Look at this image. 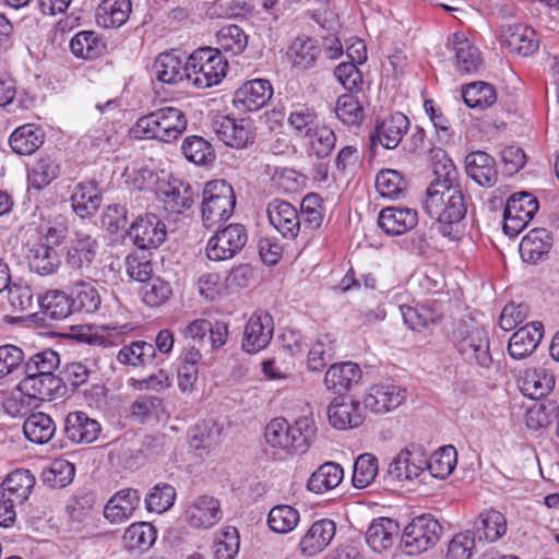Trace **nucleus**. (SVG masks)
Returning <instances> with one entry per match:
<instances>
[{"label": "nucleus", "mask_w": 559, "mask_h": 559, "mask_svg": "<svg viewBox=\"0 0 559 559\" xmlns=\"http://www.w3.org/2000/svg\"><path fill=\"white\" fill-rule=\"evenodd\" d=\"M425 212L435 219L432 229L453 238V225L466 215L467 202L460 186L430 185L424 200Z\"/></svg>", "instance_id": "nucleus-1"}, {"label": "nucleus", "mask_w": 559, "mask_h": 559, "mask_svg": "<svg viewBox=\"0 0 559 559\" xmlns=\"http://www.w3.org/2000/svg\"><path fill=\"white\" fill-rule=\"evenodd\" d=\"M314 435V424L308 417H301L293 425L284 417H277L266 425L264 431L266 443L286 454L307 452Z\"/></svg>", "instance_id": "nucleus-2"}, {"label": "nucleus", "mask_w": 559, "mask_h": 559, "mask_svg": "<svg viewBox=\"0 0 559 559\" xmlns=\"http://www.w3.org/2000/svg\"><path fill=\"white\" fill-rule=\"evenodd\" d=\"M187 124L186 114L180 108L165 106L139 118L134 133L136 136L170 143L186 131Z\"/></svg>", "instance_id": "nucleus-3"}, {"label": "nucleus", "mask_w": 559, "mask_h": 559, "mask_svg": "<svg viewBox=\"0 0 559 559\" xmlns=\"http://www.w3.org/2000/svg\"><path fill=\"white\" fill-rule=\"evenodd\" d=\"M453 343L462 358L471 365L489 369L493 362L487 331L475 320H463L453 331Z\"/></svg>", "instance_id": "nucleus-4"}, {"label": "nucleus", "mask_w": 559, "mask_h": 559, "mask_svg": "<svg viewBox=\"0 0 559 559\" xmlns=\"http://www.w3.org/2000/svg\"><path fill=\"white\" fill-rule=\"evenodd\" d=\"M228 63L218 49L211 47L194 50L186 60L188 82L198 88L217 85L225 78Z\"/></svg>", "instance_id": "nucleus-5"}, {"label": "nucleus", "mask_w": 559, "mask_h": 559, "mask_svg": "<svg viewBox=\"0 0 559 559\" xmlns=\"http://www.w3.org/2000/svg\"><path fill=\"white\" fill-rule=\"evenodd\" d=\"M202 197L201 218L206 228H214L233 215L236 195L233 187L225 180L207 182Z\"/></svg>", "instance_id": "nucleus-6"}, {"label": "nucleus", "mask_w": 559, "mask_h": 559, "mask_svg": "<svg viewBox=\"0 0 559 559\" xmlns=\"http://www.w3.org/2000/svg\"><path fill=\"white\" fill-rule=\"evenodd\" d=\"M442 531V525L431 514L415 516L401 535V546L407 555L421 554L439 542Z\"/></svg>", "instance_id": "nucleus-7"}, {"label": "nucleus", "mask_w": 559, "mask_h": 559, "mask_svg": "<svg viewBox=\"0 0 559 559\" xmlns=\"http://www.w3.org/2000/svg\"><path fill=\"white\" fill-rule=\"evenodd\" d=\"M538 201L528 192L511 195L503 213V231L510 237L518 236L538 211Z\"/></svg>", "instance_id": "nucleus-8"}, {"label": "nucleus", "mask_w": 559, "mask_h": 559, "mask_svg": "<svg viewBox=\"0 0 559 559\" xmlns=\"http://www.w3.org/2000/svg\"><path fill=\"white\" fill-rule=\"evenodd\" d=\"M248 236L245 226L230 224L219 229L209 240L206 255L213 261H224L234 258L247 242Z\"/></svg>", "instance_id": "nucleus-9"}, {"label": "nucleus", "mask_w": 559, "mask_h": 559, "mask_svg": "<svg viewBox=\"0 0 559 559\" xmlns=\"http://www.w3.org/2000/svg\"><path fill=\"white\" fill-rule=\"evenodd\" d=\"M425 453L421 448L409 444L399 452L390 463L386 477L390 481L403 483L418 477L424 472Z\"/></svg>", "instance_id": "nucleus-10"}, {"label": "nucleus", "mask_w": 559, "mask_h": 559, "mask_svg": "<svg viewBox=\"0 0 559 559\" xmlns=\"http://www.w3.org/2000/svg\"><path fill=\"white\" fill-rule=\"evenodd\" d=\"M166 225L155 214L139 217L130 227L129 236L141 250L158 248L166 239Z\"/></svg>", "instance_id": "nucleus-11"}, {"label": "nucleus", "mask_w": 559, "mask_h": 559, "mask_svg": "<svg viewBox=\"0 0 559 559\" xmlns=\"http://www.w3.org/2000/svg\"><path fill=\"white\" fill-rule=\"evenodd\" d=\"M274 332L273 318L265 311L254 312L248 320L242 338V348L250 354L264 349Z\"/></svg>", "instance_id": "nucleus-12"}, {"label": "nucleus", "mask_w": 559, "mask_h": 559, "mask_svg": "<svg viewBox=\"0 0 559 559\" xmlns=\"http://www.w3.org/2000/svg\"><path fill=\"white\" fill-rule=\"evenodd\" d=\"M221 503L212 496L202 495L193 499L185 510V521L198 530L213 527L222 519Z\"/></svg>", "instance_id": "nucleus-13"}, {"label": "nucleus", "mask_w": 559, "mask_h": 559, "mask_svg": "<svg viewBox=\"0 0 559 559\" xmlns=\"http://www.w3.org/2000/svg\"><path fill=\"white\" fill-rule=\"evenodd\" d=\"M213 130L225 145L234 148H243L254 139L252 124L247 119L218 117L213 122Z\"/></svg>", "instance_id": "nucleus-14"}, {"label": "nucleus", "mask_w": 559, "mask_h": 559, "mask_svg": "<svg viewBox=\"0 0 559 559\" xmlns=\"http://www.w3.org/2000/svg\"><path fill=\"white\" fill-rule=\"evenodd\" d=\"M273 95L270 81L254 79L243 83L234 95L233 103L242 111H257L263 108Z\"/></svg>", "instance_id": "nucleus-15"}, {"label": "nucleus", "mask_w": 559, "mask_h": 559, "mask_svg": "<svg viewBox=\"0 0 559 559\" xmlns=\"http://www.w3.org/2000/svg\"><path fill=\"white\" fill-rule=\"evenodd\" d=\"M266 214L270 224L285 238L295 239L301 228L298 211L290 203L275 199L269 203Z\"/></svg>", "instance_id": "nucleus-16"}, {"label": "nucleus", "mask_w": 559, "mask_h": 559, "mask_svg": "<svg viewBox=\"0 0 559 559\" xmlns=\"http://www.w3.org/2000/svg\"><path fill=\"white\" fill-rule=\"evenodd\" d=\"M408 129L409 120L404 114L395 112L377 124L370 138V148L373 151L378 144L388 150L395 148Z\"/></svg>", "instance_id": "nucleus-17"}, {"label": "nucleus", "mask_w": 559, "mask_h": 559, "mask_svg": "<svg viewBox=\"0 0 559 559\" xmlns=\"http://www.w3.org/2000/svg\"><path fill=\"white\" fill-rule=\"evenodd\" d=\"M406 399V391L393 383L374 384L364 399L365 408L376 414L388 413L399 407Z\"/></svg>", "instance_id": "nucleus-18"}, {"label": "nucleus", "mask_w": 559, "mask_h": 559, "mask_svg": "<svg viewBox=\"0 0 559 559\" xmlns=\"http://www.w3.org/2000/svg\"><path fill=\"white\" fill-rule=\"evenodd\" d=\"M330 424L338 430L353 429L364 423V413L360 403L344 397H335L328 407Z\"/></svg>", "instance_id": "nucleus-19"}, {"label": "nucleus", "mask_w": 559, "mask_h": 559, "mask_svg": "<svg viewBox=\"0 0 559 559\" xmlns=\"http://www.w3.org/2000/svg\"><path fill=\"white\" fill-rule=\"evenodd\" d=\"M500 38L511 51L524 57L533 55L539 45L535 31L523 24L502 25Z\"/></svg>", "instance_id": "nucleus-20"}, {"label": "nucleus", "mask_w": 559, "mask_h": 559, "mask_svg": "<svg viewBox=\"0 0 559 559\" xmlns=\"http://www.w3.org/2000/svg\"><path fill=\"white\" fill-rule=\"evenodd\" d=\"M544 335L540 322H531L515 331L509 340L508 353L513 359H524L537 348Z\"/></svg>", "instance_id": "nucleus-21"}, {"label": "nucleus", "mask_w": 559, "mask_h": 559, "mask_svg": "<svg viewBox=\"0 0 559 559\" xmlns=\"http://www.w3.org/2000/svg\"><path fill=\"white\" fill-rule=\"evenodd\" d=\"M97 248L95 238L84 231H76L75 239L68 247L66 262L73 270L87 271L95 260Z\"/></svg>", "instance_id": "nucleus-22"}, {"label": "nucleus", "mask_w": 559, "mask_h": 559, "mask_svg": "<svg viewBox=\"0 0 559 559\" xmlns=\"http://www.w3.org/2000/svg\"><path fill=\"white\" fill-rule=\"evenodd\" d=\"M418 224L417 212L409 207L389 206L378 217L379 227L388 235L399 236Z\"/></svg>", "instance_id": "nucleus-23"}, {"label": "nucleus", "mask_w": 559, "mask_h": 559, "mask_svg": "<svg viewBox=\"0 0 559 559\" xmlns=\"http://www.w3.org/2000/svg\"><path fill=\"white\" fill-rule=\"evenodd\" d=\"M399 536L400 525L390 518L373 519L365 534L367 544L376 552L390 549Z\"/></svg>", "instance_id": "nucleus-24"}, {"label": "nucleus", "mask_w": 559, "mask_h": 559, "mask_svg": "<svg viewBox=\"0 0 559 559\" xmlns=\"http://www.w3.org/2000/svg\"><path fill=\"white\" fill-rule=\"evenodd\" d=\"M466 174L481 187H492L498 179L495 158L484 151L471 152L465 157Z\"/></svg>", "instance_id": "nucleus-25"}, {"label": "nucleus", "mask_w": 559, "mask_h": 559, "mask_svg": "<svg viewBox=\"0 0 559 559\" xmlns=\"http://www.w3.org/2000/svg\"><path fill=\"white\" fill-rule=\"evenodd\" d=\"M452 49L455 69L461 74L476 73L481 68L483 58L479 49L463 34H453Z\"/></svg>", "instance_id": "nucleus-26"}, {"label": "nucleus", "mask_w": 559, "mask_h": 559, "mask_svg": "<svg viewBox=\"0 0 559 559\" xmlns=\"http://www.w3.org/2000/svg\"><path fill=\"white\" fill-rule=\"evenodd\" d=\"M362 372L359 366L352 361L333 364L324 376V385L335 394H343L357 384Z\"/></svg>", "instance_id": "nucleus-27"}, {"label": "nucleus", "mask_w": 559, "mask_h": 559, "mask_svg": "<svg viewBox=\"0 0 559 559\" xmlns=\"http://www.w3.org/2000/svg\"><path fill=\"white\" fill-rule=\"evenodd\" d=\"M100 432V424L83 412L69 413L64 420V433L73 443H92Z\"/></svg>", "instance_id": "nucleus-28"}, {"label": "nucleus", "mask_w": 559, "mask_h": 559, "mask_svg": "<svg viewBox=\"0 0 559 559\" xmlns=\"http://www.w3.org/2000/svg\"><path fill=\"white\" fill-rule=\"evenodd\" d=\"M336 526L332 520L316 521L302 536L299 547L304 555L314 556L324 550L335 535Z\"/></svg>", "instance_id": "nucleus-29"}, {"label": "nucleus", "mask_w": 559, "mask_h": 559, "mask_svg": "<svg viewBox=\"0 0 559 559\" xmlns=\"http://www.w3.org/2000/svg\"><path fill=\"white\" fill-rule=\"evenodd\" d=\"M136 489L126 488L116 492L104 508V515L111 523H120L130 519L140 504Z\"/></svg>", "instance_id": "nucleus-30"}, {"label": "nucleus", "mask_w": 559, "mask_h": 559, "mask_svg": "<svg viewBox=\"0 0 559 559\" xmlns=\"http://www.w3.org/2000/svg\"><path fill=\"white\" fill-rule=\"evenodd\" d=\"M19 389L34 401H49L61 389V379L55 374L25 373Z\"/></svg>", "instance_id": "nucleus-31"}, {"label": "nucleus", "mask_w": 559, "mask_h": 559, "mask_svg": "<svg viewBox=\"0 0 559 559\" xmlns=\"http://www.w3.org/2000/svg\"><path fill=\"white\" fill-rule=\"evenodd\" d=\"M45 142V132L35 123L17 127L9 138L12 151L21 156L34 154Z\"/></svg>", "instance_id": "nucleus-32"}, {"label": "nucleus", "mask_w": 559, "mask_h": 559, "mask_svg": "<svg viewBox=\"0 0 559 559\" xmlns=\"http://www.w3.org/2000/svg\"><path fill=\"white\" fill-rule=\"evenodd\" d=\"M26 258L31 270L43 276L56 273L61 264L57 250L41 241L28 246Z\"/></svg>", "instance_id": "nucleus-33"}, {"label": "nucleus", "mask_w": 559, "mask_h": 559, "mask_svg": "<svg viewBox=\"0 0 559 559\" xmlns=\"http://www.w3.org/2000/svg\"><path fill=\"white\" fill-rule=\"evenodd\" d=\"M40 320L51 323L68 318L73 311L71 299L61 290H48L39 298Z\"/></svg>", "instance_id": "nucleus-34"}, {"label": "nucleus", "mask_w": 559, "mask_h": 559, "mask_svg": "<svg viewBox=\"0 0 559 559\" xmlns=\"http://www.w3.org/2000/svg\"><path fill=\"white\" fill-rule=\"evenodd\" d=\"M131 11V0H103L96 9V23L103 28H118L128 21Z\"/></svg>", "instance_id": "nucleus-35"}, {"label": "nucleus", "mask_w": 559, "mask_h": 559, "mask_svg": "<svg viewBox=\"0 0 559 559\" xmlns=\"http://www.w3.org/2000/svg\"><path fill=\"white\" fill-rule=\"evenodd\" d=\"M522 393L532 400L545 397L555 386V377L546 368L526 369L519 380Z\"/></svg>", "instance_id": "nucleus-36"}, {"label": "nucleus", "mask_w": 559, "mask_h": 559, "mask_svg": "<svg viewBox=\"0 0 559 559\" xmlns=\"http://www.w3.org/2000/svg\"><path fill=\"white\" fill-rule=\"evenodd\" d=\"M162 201L167 212L181 214L192 206L193 190L188 183L174 179L162 190Z\"/></svg>", "instance_id": "nucleus-37"}, {"label": "nucleus", "mask_w": 559, "mask_h": 559, "mask_svg": "<svg viewBox=\"0 0 559 559\" xmlns=\"http://www.w3.org/2000/svg\"><path fill=\"white\" fill-rule=\"evenodd\" d=\"M155 78L167 84H177L185 80L188 81V71H186V61L174 52L159 53L153 64Z\"/></svg>", "instance_id": "nucleus-38"}, {"label": "nucleus", "mask_w": 559, "mask_h": 559, "mask_svg": "<svg viewBox=\"0 0 559 559\" xmlns=\"http://www.w3.org/2000/svg\"><path fill=\"white\" fill-rule=\"evenodd\" d=\"M36 479L28 469H15L10 473L0 485V491L23 504L29 497Z\"/></svg>", "instance_id": "nucleus-39"}, {"label": "nucleus", "mask_w": 559, "mask_h": 559, "mask_svg": "<svg viewBox=\"0 0 559 559\" xmlns=\"http://www.w3.org/2000/svg\"><path fill=\"white\" fill-rule=\"evenodd\" d=\"M507 532L504 515L496 510H488L479 514L474 522L473 535L479 540L493 543L501 538Z\"/></svg>", "instance_id": "nucleus-40"}, {"label": "nucleus", "mask_w": 559, "mask_h": 559, "mask_svg": "<svg viewBox=\"0 0 559 559\" xmlns=\"http://www.w3.org/2000/svg\"><path fill=\"white\" fill-rule=\"evenodd\" d=\"M551 247V237L544 228H535L528 231L520 242V254L523 261L536 263Z\"/></svg>", "instance_id": "nucleus-41"}, {"label": "nucleus", "mask_w": 559, "mask_h": 559, "mask_svg": "<svg viewBox=\"0 0 559 559\" xmlns=\"http://www.w3.org/2000/svg\"><path fill=\"white\" fill-rule=\"evenodd\" d=\"M428 158L436 176V179L430 185L460 186L457 183V169L444 150L431 146L428 151Z\"/></svg>", "instance_id": "nucleus-42"}, {"label": "nucleus", "mask_w": 559, "mask_h": 559, "mask_svg": "<svg viewBox=\"0 0 559 559\" xmlns=\"http://www.w3.org/2000/svg\"><path fill=\"white\" fill-rule=\"evenodd\" d=\"M320 51L317 40L299 36L290 44L287 57L294 68L305 70L314 66Z\"/></svg>", "instance_id": "nucleus-43"}, {"label": "nucleus", "mask_w": 559, "mask_h": 559, "mask_svg": "<svg viewBox=\"0 0 559 559\" xmlns=\"http://www.w3.org/2000/svg\"><path fill=\"white\" fill-rule=\"evenodd\" d=\"M73 211L82 218L92 216L100 205V195L93 181L80 182L71 195Z\"/></svg>", "instance_id": "nucleus-44"}, {"label": "nucleus", "mask_w": 559, "mask_h": 559, "mask_svg": "<svg viewBox=\"0 0 559 559\" xmlns=\"http://www.w3.org/2000/svg\"><path fill=\"white\" fill-rule=\"evenodd\" d=\"M23 432L31 442L45 444L55 436L56 424L49 415L41 412L34 413L25 419Z\"/></svg>", "instance_id": "nucleus-45"}, {"label": "nucleus", "mask_w": 559, "mask_h": 559, "mask_svg": "<svg viewBox=\"0 0 559 559\" xmlns=\"http://www.w3.org/2000/svg\"><path fill=\"white\" fill-rule=\"evenodd\" d=\"M60 165L48 154L39 155L28 169V183L36 190L50 185L58 176Z\"/></svg>", "instance_id": "nucleus-46"}, {"label": "nucleus", "mask_w": 559, "mask_h": 559, "mask_svg": "<svg viewBox=\"0 0 559 559\" xmlns=\"http://www.w3.org/2000/svg\"><path fill=\"white\" fill-rule=\"evenodd\" d=\"M343 479V468L341 465L328 462L322 464L308 479L307 487L316 493H323L334 489Z\"/></svg>", "instance_id": "nucleus-47"}, {"label": "nucleus", "mask_w": 559, "mask_h": 559, "mask_svg": "<svg viewBox=\"0 0 559 559\" xmlns=\"http://www.w3.org/2000/svg\"><path fill=\"white\" fill-rule=\"evenodd\" d=\"M124 547L129 551H146L156 540V531L154 526L147 522H139L131 524L123 534Z\"/></svg>", "instance_id": "nucleus-48"}, {"label": "nucleus", "mask_w": 559, "mask_h": 559, "mask_svg": "<svg viewBox=\"0 0 559 559\" xmlns=\"http://www.w3.org/2000/svg\"><path fill=\"white\" fill-rule=\"evenodd\" d=\"M181 151L185 157L197 165H210L216 154L211 142L200 135H189L183 139Z\"/></svg>", "instance_id": "nucleus-49"}, {"label": "nucleus", "mask_w": 559, "mask_h": 559, "mask_svg": "<svg viewBox=\"0 0 559 559\" xmlns=\"http://www.w3.org/2000/svg\"><path fill=\"white\" fill-rule=\"evenodd\" d=\"M464 103L471 108H488L497 100L495 87L486 82L478 81L466 84L462 90Z\"/></svg>", "instance_id": "nucleus-50"}, {"label": "nucleus", "mask_w": 559, "mask_h": 559, "mask_svg": "<svg viewBox=\"0 0 559 559\" xmlns=\"http://www.w3.org/2000/svg\"><path fill=\"white\" fill-rule=\"evenodd\" d=\"M456 465V451L454 447L447 445L438 449L427 460L425 457L424 469L427 468L431 476L440 479L447 478Z\"/></svg>", "instance_id": "nucleus-51"}, {"label": "nucleus", "mask_w": 559, "mask_h": 559, "mask_svg": "<svg viewBox=\"0 0 559 559\" xmlns=\"http://www.w3.org/2000/svg\"><path fill=\"white\" fill-rule=\"evenodd\" d=\"M216 44L218 50L237 56L241 53L248 45V36L242 28L235 24L224 25L216 33Z\"/></svg>", "instance_id": "nucleus-52"}, {"label": "nucleus", "mask_w": 559, "mask_h": 559, "mask_svg": "<svg viewBox=\"0 0 559 559\" xmlns=\"http://www.w3.org/2000/svg\"><path fill=\"white\" fill-rule=\"evenodd\" d=\"M102 304L100 295L97 288L91 283L79 282L73 290L71 305L73 311L84 313H95Z\"/></svg>", "instance_id": "nucleus-53"}, {"label": "nucleus", "mask_w": 559, "mask_h": 559, "mask_svg": "<svg viewBox=\"0 0 559 559\" xmlns=\"http://www.w3.org/2000/svg\"><path fill=\"white\" fill-rule=\"evenodd\" d=\"M104 48V45L98 35L93 31L79 32L70 40V49L78 58L95 59Z\"/></svg>", "instance_id": "nucleus-54"}, {"label": "nucleus", "mask_w": 559, "mask_h": 559, "mask_svg": "<svg viewBox=\"0 0 559 559\" xmlns=\"http://www.w3.org/2000/svg\"><path fill=\"white\" fill-rule=\"evenodd\" d=\"M299 522V512L287 504H280L271 509L267 518L272 531L281 534L292 532Z\"/></svg>", "instance_id": "nucleus-55"}, {"label": "nucleus", "mask_w": 559, "mask_h": 559, "mask_svg": "<svg viewBox=\"0 0 559 559\" xmlns=\"http://www.w3.org/2000/svg\"><path fill=\"white\" fill-rule=\"evenodd\" d=\"M378 474V460L370 453H364L357 457L354 464L353 485L364 489L368 487Z\"/></svg>", "instance_id": "nucleus-56"}, {"label": "nucleus", "mask_w": 559, "mask_h": 559, "mask_svg": "<svg viewBox=\"0 0 559 559\" xmlns=\"http://www.w3.org/2000/svg\"><path fill=\"white\" fill-rule=\"evenodd\" d=\"M75 468L67 460H55L51 465L43 472V481L51 488H63L74 477Z\"/></svg>", "instance_id": "nucleus-57"}, {"label": "nucleus", "mask_w": 559, "mask_h": 559, "mask_svg": "<svg viewBox=\"0 0 559 559\" xmlns=\"http://www.w3.org/2000/svg\"><path fill=\"white\" fill-rule=\"evenodd\" d=\"M376 188L382 198L396 199L406 189V182L397 170L384 169L377 175Z\"/></svg>", "instance_id": "nucleus-58"}, {"label": "nucleus", "mask_w": 559, "mask_h": 559, "mask_svg": "<svg viewBox=\"0 0 559 559\" xmlns=\"http://www.w3.org/2000/svg\"><path fill=\"white\" fill-rule=\"evenodd\" d=\"M301 226L306 229H318L323 222L322 200L318 194L306 195L301 201L300 210Z\"/></svg>", "instance_id": "nucleus-59"}, {"label": "nucleus", "mask_w": 559, "mask_h": 559, "mask_svg": "<svg viewBox=\"0 0 559 559\" xmlns=\"http://www.w3.org/2000/svg\"><path fill=\"white\" fill-rule=\"evenodd\" d=\"M170 284L160 277H153L141 288L142 300L148 307H159L171 296Z\"/></svg>", "instance_id": "nucleus-60"}, {"label": "nucleus", "mask_w": 559, "mask_h": 559, "mask_svg": "<svg viewBox=\"0 0 559 559\" xmlns=\"http://www.w3.org/2000/svg\"><path fill=\"white\" fill-rule=\"evenodd\" d=\"M60 364L59 354L51 348L44 349L26 360L25 373L53 374Z\"/></svg>", "instance_id": "nucleus-61"}, {"label": "nucleus", "mask_w": 559, "mask_h": 559, "mask_svg": "<svg viewBox=\"0 0 559 559\" xmlns=\"http://www.w3.org/2000/svg\"><path fill=\"white\" fill-rule=\"evenodd\" d=\"M335 114L347 126L359 124L364 119V108L353 94H345L338 97Z\"/></svg>", "instance_id": "nucleus-62"}, {"label": "nucleus", "mask_w": 559, "mask_h": 559, "mask_svg": "<svg viewBox=\"0 0 559 559\" xmlns=\"http://www.w3.org/2000/svg\"><path fill=\"white\" fill-rule=\"evenodd\" d=\"M163 412V400L153 395H142L138 397L130 406L131 417L144 424L152 417H158Z\"/></svg>", "instance_id": "nucleus-63"}, {"label": "nucleus", "mask_w": 559, "mask_h": 559, "mask_svg": "<svg viewBox=\"0 0 559 559\" xmlns=\"http://www.w3.org/2000/svg\"><path fill=\"white\" fill-rule=\"evenodd\" d=\"M176 490L171 485L157 484L146 496L145 503L148 511L165 512L175 502Z\"/></svg>", "instance_id": "nucleus-64"}]
</instances>
